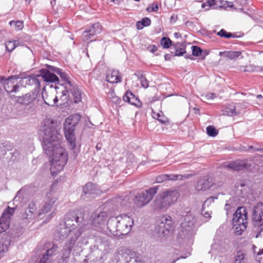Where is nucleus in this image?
Wrapping results in <instances>:
<instances>
[{"mask_svg": "<svg viewBox=\"0 0 263 263\" xmlns=\"http://www.w3.org/2000/svg\"><path fill=\"white\" fill-rule=\"evenodd\" d=\"M235 263H246V254L241 251L237 252Z\"/></svg>", "mask_w": 263, "mask_h": 263, "instance_id": "40", "label": "nucleus"}, {"mask_svg": "<svg viewBox=\"0 0 263 263\" xmlns=\"http://www.w3.org/2000/svg\"><path fill=\"white\" fill-rule=\"evenodd\" d=\"M222 111L224 115L231 117L236 116L239 114V112L236 110L235 107L233 105L227 106Z\"/></svg>", "mask_w": 263, "mask_h": 263, "instance_id": "34", "label": "nucleus"}, {"mask_svg": "<svg viewBox=\"0 0 263 263\" xmlns=\"http://www.w3.org/2000/svg\"><path fill=\"white\" fill-rule=\"evenodd\" d=\"M167 175H163L156 178V182L158 183L162 182L167 180Z\"/></svg>", "mask_w": 263, "mask_h": 263, "instance_id": "54", "label": "nucleus"}, {"mask_svg": "<svg viewBox=\"0 0 263 263\" xmlns=\"http://www.w3.org/2000/svg\"><path fill=\"white\" fill-rule=\"evenodd\" d=\"M109 239V237L107 236H100L98 239V242L99 243L98 247L105 253H109L111 249V245Z\"/></svg>", "mask_w": 263, "mask_h": 263, "instance_id": "23", "label": "nucleus"}, {"mask_svg": "<svg viewBox=\"0 0 263 263\" xmlns=\"http://www.w3.org/2000/svg\"><path fill=\"white\" fill-rule=\"evenodd\" d=\"M241 54V52L239 51H221L219 53L220 57L232 60L238 59Z\"/></svg>", "mask_w": 263, "mask_h": 263, "instance_id": "26", "label": "nucleus"}, {"mask_svg": "<svg viewBox=\"0 0 263 263\" xmlns=\"http://www.w3.org/2000/svg\"><path fill=\"white\" fill-rule=\"evenodd\" d=\"M151 20L146 17L142 19L141 21H138L136 23V27L138 30L142 29L144 27L148 26L151 25Z\"/></svg>", "mask_w": 263, "mask_h": 263, "instance_id": "39", "label": "nucleus"}, {"mask_svg": "<svg viewBox=\"0 0 263 263\" xmlns=\"http://www.w3.org/2000/svg\"><path fill=\"white\" fill-rule=\"evenodd\" d=\"M47 201L45 202L43 208L38 213L39 217H40L43 214H45L50 212L57 199L55 197L52 195L51 192L47 194Z\"/></svg>", "mask_w": 263, "mask_h": 263, "instance_id": "20", "label": "nucleus"}, {"mask_svg": "<svg viewBox=\"0 0 263 263\" xmlns=\"http://www.w3.org/2000/svg\"><path fill=\"white\" fill-rule=\"evenodd\" d=\"M249 149H254L255 151H262L263 148H259L256 146H250Z\"/></svg>", "mask_w": 263, "mask_h": 263, "instance_id": "62", "label": "nucleus"}, {"mask_svg": "<svg viewBox=\"0 0 263 263\" xmlns=\"http://www.w3.org/2000/svg\"><path fill=\"white\" fill-rule=\"evenodd\" d=\"M134 224L133 219L126 214H121L110 218L107 223V229L111 234L115 236L128 234Z\"/></svg>", "mask_w": 263, "mask_h": 263, "instance_id": "2", "label": "nucleus"}, {"mask_svg": "<svg viewBox=\"0 0 263 263\" xmlns=\"http://www.w3.org/2000/svg\"><path fill=\"white\" fill-rule=\"evenodd\" d=\"M46 67L49 68L52 71H53L55 73L59 74L61 78L65 81V82L69 85V87L72 86L71 82L69 80L67 74L63 71L62 69L49 65H47Z\"/></svg>", "mask_w": 263, "mask_h": 263, "instance_id": "24", "label": "nucleus"}, {"mask_svg": "<svg viewBox=\"0 0 263 263\" xmlns=\"http://www.w3.org/2000/svg\"><path fill=\"white\" fill-rule=\"evenodd\" d=\"M248 213L244 206L239 207L233 214L232 219L233 229L237 235H240L245 231L248 224Z\"/></svg>", "mask_w": 263, "mask_h": 263, "instance_id": "4", "label": "nucleus"}, {"mask_svg": "<svg viewBox=\"0 0 263 263\" xmlns=\"http://www.w3.org/2000/svg\"><path fill=\"white\" fill-rule=\"evenodd\" d=\"M119 251L127 263H134L137 261L138 254L133 249L123 246L119 248Z\"/></svg>", "mask_w": 263, "mask_h": 263, "instance_id": "12", "label": "nucleus"}, {"mask_svg": "<svg viewBox=\"0 0 263 263\" xmlns=\"http://www.w3.org/2000/svg\"><path fill=\"white\" fill-rule=\"evenodd\" d=\"M73 224L71 223V221L68 220L67 222H65L64 224H61L57 229V234L58 237L66 238L68 235H70L71 237H74V233L76 232L72 230L71 227L73 226Z\"/></svg>", "mask_w": 263, "mask_h": 263, "instance_id": "14", "label": "nucleus"}, {"mask_svg": "<svg viewBox=\"0 0 263 263\" xmlns=\"http://www.w3.org/2000/svg\"><path fill=\"white\" fill-rule=\"evenodd\" d=\"M196 220L191 214H186L181 223L180 229L182 236L184 238L189 239L192 237L195 233Z\"/></svg>", "mask_w": 263, "mask_h": 263, "instance_id": "6", "label": "nucleus"}, {"mask_svg": "<svg viewBox=\"0 0 263 263\" xmlns=\"http://www.w3.org/2000/svg\"><path fill=\"white\" fill-rule=\"evenodd\" d=\"M11 26L13 27L15 30H20L23 28V22L22 21H11L9 22Z\"/></svg>", "mask_w": 263, "mask_h": 263, "instance_id": "42", "label": "nucleus"}, {"mask_svg": "<svg viewBox=\"0 0 263 263\" xmlns=\"http://www.w3.org/2000/svg\"><path fill=\"white\" fill-rule=\"evenodd\" d=\"M108 215L106 211L94 213L91 216L92 224L95 227L102 228L105 224Z\"/></svg>", "mask_w": 263, "mask_h": 263, "instance_id": "15", "label": "nucleus"}, {"mask_svg": "<svg viewBox=\"0 0 263 263\" xmlns=\"http://www.w3.org/2000/svg\"><path fill=\"white\" fill-rule=\"evenodd\" d=\"M132 199H130L129 196H122L117 199V202L120 203V205L123 208L129 207L132 204Z\"/></svg>", "mask_w": 263, "mask_h": 263, "instance_id": "35", "label": "nucleus"}, {"mask_svg": "<svg viewBox=\"0 0 263 263\" xmlns=\"http://www.w3.org/2000/svg\"><path fill=\"white\" fill-rule=\"evenodd\" d=\"M19 78L18 76H11L8 77V79L5 80L3 83L4 89L7 93L12 92V87L13 86V80H16Z\"/></svg>", "mask_w": 263, "mask_h": 263, "instance_id": "29", "label": "nucleus"}, {"mask_svg": "<svg viewBox=\"0 0 263 263\" xmlns=\"http://www.w3.org/2000/svg\"><path fill=\"white\" fill-rule=\"evenodd\" d=\"M206 201H205L202 205V210L201 211L202 215L205 217L208 218H210L211 217V212L206 211H205V206L206 205Z\"/></svg>", "mask_w": 263, "mask_h": 263, "instance_id": "52", "label": "nucleus"}, {"mask_svg": "<svg viewBox=\"0 0 263 263\" xmlns=\"http://www.w3.org/2000/svg\"><path fill=\"white\" fill-rule=\"evenodd\" d=\"M160 43L163 48H168L172 45V42L170 38L163 37L162 38Z\"/></svg>", "mask_w": 263, "mask_h": 263, "instance_id": "47", "label": "nucleus"}, {"mask_svg": "<svg viewBox=\"0 0 263 263\" xmlns=\"http://www.w3.org/2000/svg\"><path fill=\"white\" fill-rule=\"evenodd\" d=\"M10 245V241L9 240H5L3 242H0V257L3 253L6 252L8 250V246Z\"/></svg>", "mask_w": 263, "mask_h": 263, "instance_id": "46", "label": "nucleus"}, {"mask_svg": "<svg viewBox=\"0 0 263 263\" xmlns=\"http://www.w3.org/2000/svg\"><path fill=\"white\" fill-rule=\"evenodd\" d=\"M159 223H163V224L166 228V229L169 230L170 231H172L174 229L173 223L171 217L167 215L163 216L160 220Z\"/></svg>", "mask_w": 263, "mask_h": 263, "instance_id": "31", "label": "nucleus"}, {"mask_svg": "<svg viewBox=\"0 0 263 263\" xmlns=\"http://www.w3.org/2000/svg\"><path fill=\"white\" fill-rule=\"evenodd\" d=\"M252 221L256 227L263 224V203H258L254 206L252 212Z\"/></svg>", "mask_w": 263, "mask_h": 263, "instance_id": "11", "label": "nucleus"}, {"mask_svg": "<svg viewBox=\"0 0 263 263\" xmlns=\"http://www.w3.org/2000/svg\"><path fill=\"white\" fill-rule=\"evenodd\" d=\"M70 91L73 97L74 102L76 103H79L81 101V92L79 89L77 87H74L70 89Z\"/></svg>", "mask_w": 263, "mask_h": 263, "instance_id": "38", "label": "nucleus"}, {"mask_svg": "<svg viewBox=\"0 0 263 263\" xmlns=\"http://www.w3.org/2000/svg\"><path fill=\"white\" fill-rule=\"evenodd\" d=\"M22 80L26 84L28 85H34L35 90L34 92H36V90H39L40 88L41 84L40 80L36 77L29 76L28 77L24 78Z\"/></svg>", "mask_w": 263, "mask_h": 263, "instance_id": "25", "label": "nucleus"}, {"mask_svg": "<svg viewBox=\"0 0 263 263\" xmlns=\"http://www.w3.org/2000/svg\"><path fill=\"white\" fill-rule=\"evenodd\" d=\"M18 89H19V86L17 84H14L13 83V86L12 87V92H16L18 91Z\"/></svg>", "mask_w": 263, "mask_h": 263, "instance_id": "58", "label": "nucleus"}, {"mask_svg": "<svg viewBox=\"0 0 263 263\" xmlns=\"http://www.w3.org/2000/svg\"><path fill=\"white\" fill-rule=\"evenodd\" d=\"M205 97L207 100H210V99H214V98H215L216 97V94H215L214 93H210L206 94L205 96Z\"/></svg>", "mask_w": 263, "mask_h": 263, "instance_id": "57", "label": "nucleus"}, {"mask_svg": "<svg viewBox=\"0 0 263 263\" xmlns=\"http://www.w3.org/2000/svg\"><path fill=\"white\" fill-rule=\"evenodd\" d=\"M81 235V229L77 230L74 233V237H70L69 241L65 243L62 253V258L63 261L69 258L71 251L78 237Z\"/></svg>", "mask_w": 263, "mask_h": 263, "instance_id": "9", "label": "nucleus"}, {"mask_svg": "<svg viewBox=\"0 0 263 263\" xmlns=\"http://www.w3.org/2000/svg\"><path fill=\"white\" fill-rule=\"evenodd\" d=\"M88 32L95 36L100 34L102 31V27L99 23H95L86 29Z\"/></svg>", "mask_w": 263, "mask_h": 263, "instance_id": "36", "label": "nucleus"}, {"mask_svg": "<svg viewBox=\"0 0 263 263\" xmlns=\"http://www.w3.org/2000/svg\"><path fill=\"white\" fill-rule=\"evenodd\" d=\"M179 196L177 190L167 189L156 196L151 206L155 212H165L176 203Z\"/></svg>", "mask_w": 263, "mask_h": 263, "instance_id": "3", "label": "nucleus"}, {"mask_svg": "<svg viewBox=\"0 0 263 263\" xmlns=\"http://www.w3.org/2000/svg\"><path fill=\"white\" fill-rule=\"evenodd\" d=\"M192 54L196 57H198L200 55H201L202 53V50L201 49L196 46H192Z\"/></svg>", "mask_w": 263, "mask_h": 263, "instance_id": "50", "label": "nucleus"}, {"mask_svg": "<svg viewBox=\"0 0 263 263\" xmlns=\"http://www.w3.org/2000/svg\"><path fill=\"white\" fill-rule=\"evenodd\" d=\"M71 88H70V87H68L67 86H65V89L62 90V97H65V100L67 99V93L68 92V89H71Z\"/></svg>", "mask_w": 263, "mask_h": 263, "instance_id": "55", "label": "nucleus"}, {"mask_svg": "<svg viewBox=\"0 0 263 263\" xmlns=\"http://www.w3.org/2000/svg\"><path fill=\"white\" fill-rule=\"evenodd\" d=\"M68 220L71 221V223L73 224V226L71 227L72 230L76 231L81 229V234L82 233L83 224L82 223L84 220V215L81 212L77 211L68 213L65 215V222H67Z\"/></svg>", "mask_w": 263, "mask_h": 263, "instance_id": "8", "label": "nucleus"}, {"mask_svg": "<svg viewBox=\"0 0 263 263\" xmlns=\"http://www.w3.org/2000/svg\"><path fill=\"white\" fill-rule=\"evenodd\" d=\"M216 5L215 0H207L206 3H203L202 4V7L203 8H205L206 6H208V8L206 9L207 10L209 9L210 8Z\"/></svg>", "mask_w": 263, "mask_h": 263, "instance_id": "51", "label": "nucleus"}, {"mask_svg": "<svg viewBox=\"0 0 263 263\" xmlns=\"http://www.w3.org/2000/svg\"><path fill=\"white\" fill-rule=\"evenodd\" d=\"M217 34L219 35L220 37H223L225 38H235L236 37L235 34L231 33V32H228L223 29H221L217 33Z\"/></svg>", "mask_w": 263, "mask_h": 263, "instance_id": "41", "label": "nucleus"}, {"mask_svg": "<svg viewBox=\"0 0 263 263\" xmlns=\"http://www.w3.org/2000/svg\"><path fill=\"white\" fill-rule=\"evenodd\" d=\"M255 259L259 263H263V249L257 253Z\"/></svg>", "mask_w": 263, "mask_h": 263, "instance_id": "53", "label": "nucleus"}, {"mask_svg": "<svg viewBox=\"0 0 263 263\" xmlns=\"http://www.w3.org/2000/svg\"><path fill=\"white\" fill-rule=\"evenodd\" d=\"M183 178H186L185 176L182 175H167V180H182Z\"/></svg>", "mask_w": 263, "mask_h": 263, "instance_id": "48", "label": "nucleus"}, {"mask_svg": "<svg viewBox=\"0 0 263 263\" xmlns=\"http://www.w3.org/2000/svg\"><path fill=\"white\" fill-rule=\"evenodd\" d=\"M177 18H178L177 15H173L171 17V19H170L171 23H174L177 21Z\"/></svg>", "mask_w": 263, "mask_h": 263, "instance_id": "60", "label": "nucleus"}, {"mask_svg": "<svg viewBox=\"0 0 263 263\" xmlns=\"http://www.w3.org/2000/svg\"><path fill=\"white\" fill-rule=\"evenodd\" d=\"M247 164L244 161H236L230 163L226 165V167L234 171H239L246 168Z\"/></svg>", "mask_w": 263, "mask_h": 263, "instance_id": "28", "label": "nucleus"}, {"mask_svg": "<svg viewBox=\"0 0 263 263\" xmlns=\"http://www.w3.org/2000/svg\"><path fill=\"white\" fill-rule=\"evenodd\" d=\"M158 188L152 187L145 192L137 194L134 198V203L138 208H141L147 204L157 193Z\"/></svg>", "mask_w": 263, "mask_h": 263, "instance_id": "7", "label": "nucleus"}, {"mask_svg": "<svg viewBox=\"0 0 263 263\" xmlns=\"http://www.w3.org/2000/svg\"><path fill=\"white\" fill-rule=\"evenodd\" d=\"M156 231L160 237H164L167 235L170 231L166 229L163 223H159L156 227Z\"/></svg>", "mask_w": 263, "mask_h": 263, "instance_id": "37", "label": "nucleus"}, {"mask_svg": "<svg viewBox=\"0 0 263 263\" xmlns=\"http://www.w3.org/2000/svg\"><path fill=\"white\" fill-rule=\"evenodd\" d=\"M206 133L208 136L214 137L218 135V132L214 126L210 125L206 127Z\"/></svg>", "mask_w": 263, "mask_h": 263, "instance_id": "45", "label": "nucleus"}, {"mask_svg": "<svg viewBox=\"0 0 263 263\" xmlns=\"http://www.w3.org/2000/svg\"><path fill=\"white\" fill-rule=\"evenodd\" d=\"M254 70L256 71H263V67H256Z\"/></svg>", "mask_w": 263, "mask_h": 263, "instance_id": "64", "label": "nucleus"}, {"mask_svg": "<svg viewBox=\"0 0 263 263\" xmlns=\"http://www.w3.org/2000/svg\"><path fill=\"white\" fill-rule=\"evenodd\" d=\"M138 78L140 80L142 86L144 88H147L148 87V81L142 74L140 76L138 75Z\"/></svg>", "mask_w": 263, "mask_h": 263, "instance_id": "49", "label": "nucleus"}, {"mask_svg": "<svg viewBox=\"0 0 263 263\" xmlns=\"http://www.w3.org/2000/svg\"><path fill=\"white\" fill-rule=\"evenodd\" d=\"M175 49V56L183 55L186 53L185 50L186 45L183 43H177L174 45Z\"/></svg>", "mask_w": 263, "mask_h": 263, "instance_id": "32", "label": "nucleus"}, {"mask_svg": "<svg viewBox=\"0 0 263 263\" xmlns=\"http://www.w3.org/2000/svg\"><path fill=\"white\" fill-rule=\"evenodd\" d=\"M233 199H230L228 200L226 203L224 209L227 211V214L228 215L229 212L233 211L235 210V205L233 203Z\"/></svg>", "mask_w": 263, "mask_h": 263, "instance_id": "43", "label": "nucleus"}, {"mask_svg": "<svg viewBox=\"0 0 263 263\" xmlns=\"http://www.w3.org/2000/svg\"><path fill=\"white\" fill-rule=\"evenodd\" d=\"M157 120L159 121L160 122L162 123H164L165 122V120L163 119L162 118H164L163 117H162L159 114H158L157 115Z\"/></svg>", "mask_w": 263, "mask_h": 263, "instance_id": "59", "label": "nucleus"}, {"mask_svg": "<svg viewBox=\"0 0 263 263\" xmlns=\"http://www.w3.org/2000/svg\"><path fill=\"white\" fill-rule=\"evenodd\" d=\"M48 69H43L41 71V74L37 75V77L42 78L46 82L59 83V79L53 71H52L49 68Z\"/></svg>", "mask_w": 263, "mask_h": 263, "instance_id": "18", "label": "nucleus"}, {"mask_svg": "<svg viewBox=\"0 0 263 263\" xmlns=\"http://www.w3.org/2000/svg\"><path fill=\"white\" fill-rule=\"evenodd\" d=\"M263 232V227L262 228H261L259 231H257V233H256V237L257 238L258 237H259L261 235V233Z\"/></svg>", "mask_w": 263, "mask_h": 263, "instance_id": "63", "label": "nucleus"}, {"mask_svg": "<svg viewBox=\"0 0 263 263\" xmlns=\"http://www.w3.org/2000/svg\"><path fill=\"white\" fill-rule=\"evenodd\" d=\"M15 209L8 206L0 218V233L5 231L9 227L11 216L14 212Z\"/></svg>", "mask_w": 263, "mask_h": 263, "instance_id": "10", "label": "nucleus"}, {"mask_svg": "<svg viewBox=\"0 0 263 263\" xmlns=\"http://www.w3.org/2000/svg\"><path fill=\"white\" fill-rule=\"evenodd\" d=\"M99 193V190L97 186L91 182H88L83 186L82 197L84 199L95 198Z\"/></svg>", "mask_w": 263, "mask_h": 263, "instance_id": "17", "label": "nucleus"}, {"mask_svg": "<svg viewBox=\"0 0 263 263\" xmlns=\"http://www.w3.org/2000/svg\"><path fill=\"white\" fill-rule=\"evenodd\" d=\"M213 185L211 180L206 177L200 178L195 186L196 189L198 191H205L209 190Z\"/></svg>", "mask_w": 263, "mask_h": 263, "instance_id": "22", "label": "nucleus"}, {"mask_svg": "<svg viewBox=\"0 0 263 263\" xmlns=\"http://www.w3.org/2000/svg\"><path fill=\"white\" fill-rule=\"evenodd\" d=\"M106 81L111 83H117L121 81V77L119 71L117 70H113L110 73H108L106 77Z\"/></svg>", "mask_w": 263, "mask_h": 263, "instance_id": "27", "label": "nucleus"}, {"mask_svg": "<svg viewBox=\"0 0 263 263\" xmlns=\"http://www.w3.org/2000/svg\"><path fill=\"white\" fill-rule=\"evenodd\" d=\"M94 37L95 36L90 32H88L87 30H85L82 34V39L83 41L85 42L93 41Z\"/></svg>", "mask_w": 263, "mask_h": 263, "instance_id": "44", "label": "nucleus"}, {"mask_svg": "<svg viewBox=\"0 0 263 263\" xmlns=\"http://www.w3.org/2000/svg\"><path fill=\"white\" fill-rule=\"evenodd\" d=\"M36 92L31 91L22 96H11V98L15 99V101L21 105L27 106L31 104L36 98Z\"/></svg>", "mask_w": 263, "mask_h": 263, "instance_id": "13", "label": "nucleus"}, {"mask_svg": "<svg viewBox=\"0 0 263 263\" xmlns=\"http://www.w3.org/2000/svg\"><path fill=\"white\" fill-rule=\"evenodd\" d=\"M37 207L36 202L32 201L25 209L24 212L22 214V217L23 219L32 220L38 216L36 212Z\"/></svg>", "mask_w": 263, "mask_h": 263, "instance_id": "19", "label": "nucleus"}, {"mask_svg": "<svg viewBox=\"0 0 263 263\" xmlns=\"http://www.w3.org/2000/svg\"><path fill=\"white\" fill-rule=\"evenodd\" d=\"M159 7L158 5L152 4L151 7V11L156 12L158 10Z\"/></svg>", "mask_w": 263, "mask_h": 263, "instance_id": "61", "label": "nucleus"}, {"mask_svg": "<svg viewBox=\"0 0 263 263\" xmlns=\"http://www.w3.org/2000/svg\"><path fill=\"white\" fill-rule=\"evenodd\" d=\"M123 99L125 102H128L130 104L137 106V103L139 102V100L130 91H127L123 97Z\"/></svg>", "mask_w": 263, "mask_h": 263, "instance_id": "30", "label": "nucleus"}, {"mask_svg": "<svg viewBox=\"0 0 263 263\" xmlns=\"http://www.w3.org/2000/svg\"><path fill=\"white\" fill-rule=\"evenodd\" d=\"M42 98L45 103L49 106H53L58 101V97L54 92L46 91L45 88L43 89L42 92Z\"/></svg>", "mask_w": 263, "mask_h": 263, "instance_id": "21", "label": "nucleus"}, {"mask_svg": "<svg viewBox=\"0 0 263 263\" xmlns=\"http://www.w3.org/2000/svg\"><path fill=\"white\" fill-rule=\"evenodd\" d=\"M44 247L47 250L43 255V257L40 259L39 263H49L50 257L52 256L58 249V246L52 242L46 243Z\"/></svg>", "mask_w": 263, "mask_h": 263, "instance_id": "16", "label": "nucleus"}, {"mask_svg": "<svg viewBox=\"0 0 263 263\" xmlns=\"http://www.w3.org/2000/svg\"><path fill=\"white\" fill-rule=\"evenodd\" d=\"M5 44L6 49L9 52H12L17 46L22 45L18 40L7 41Z\"/></svg>", "mask_w": 263, "mask_h": 263, "instance_id": "33", "label": "nucleus"}, {"mask_svg": "<svg viewBox=\"0 0 263 263\" xmlns=\"http://www.w3.org/2000/svg\"><path fill=\"white\" fill-rule=\"evenodd\" d=\"M148 50L152 52V53H154L155 52H156L157 50V47L155 46V45H151V46H149L147 48Z\"/></svg>", "mask_w": 263, "mask_h": 263, "instance_id": "56", "label": "nucleus"}, {"mask_svg": "<svg viewBox=\"0 0 263 263\" xmlns=\"http://www.w3.org/2000/svg\"><path fill=\"white\" fill-rule=\"evenodd\" d=\"M43 132V147L47 155L52 157L50 171L54 174L63 169L68 155L60 144L62 136L58 131L57 122L50 119L45 120Z\"/></svg>", "mask_w": 263, "mask_h": 263, "instance_id": "1", "label": "nucleus"}, {"mask_svg": "<svg viewBox=\"0 0 263 263\" xmlns=\"http://www.w3.org/2000/svg\"><path fill=\"white\" fill-rule=\"evenodd\" d=\"M80 119L81 116L79 115H72L67 118L64 123L65 136L71 149L76 147L75 126L78 124Z\"/></svg>", "mask_w": 263, "mask_h": 263, "instance_id": "5", "label": "nucleus"}]
</instances>
